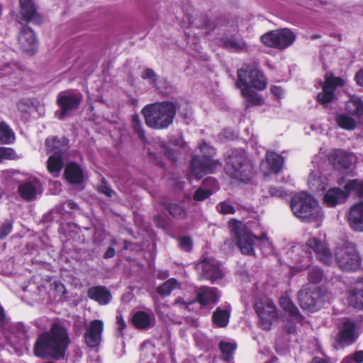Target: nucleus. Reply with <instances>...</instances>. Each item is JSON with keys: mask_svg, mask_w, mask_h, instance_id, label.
Instances as JSON below:
<instances>
[{"mask_svg": "<svg viewBox=\"0 0 363 363\" xmlns=\"http://www.w3.org/2000/svg\"><path fill=\"white\" fill-rule=\"evenodd\" d=\"M68 344L66 330L55 324L49 333H43L38 337L34 345L33 352L39 357L60 359L64 357Z\"/></svg>", "mask_w": 363, "mask_h": 363, "instance_id": "f257e3e1", "label": "nucleus"}, {"mask_svg": "<svg viewBox=\"0 0 363 363\" xmlns=\"http://www.w3.org/2000/svg\"><path fill=\"white\" fill-rule=\"evenodd\" d=\"M267 85V78L257 67L247 65L238 70L236 86L241 90L242 96L250 105H261L263 104L262 97L252 88L264 90Z\"/></svg>", "mask_w": 363, "mask_h": 363, "instance_id": "f03ea898", "label": "nucleus"}, {"mask_svg": "<svg viewBox=\"0 0 363 363\" xmlns=\"http://www.w3.org/2000/svg\"><path fill=\"white\" fill-rule=\"evenodd\" d=\"M308 251L304 252L305 255L299 256L302 251L300 245L294 246L290 252L289 257L298 265L293 267L296 270L301 271L309 267V254L315 253L318 260L323 264L330 265L333 262V256L324 240L316 237L311 238L306 242Z\"/></svg>", "mask_w": 363, "mask_h": 363, "instance_id": "7ed1b4c3", "label": "nucleus"}, {"mask_svg": "<svg viewBox=\"0 0 363 363\" xmlns=\"http://www.w3.org/2000/svg\"><path fill=\"white\" fill-rule=\"evenodd\" d=\"M294 215L303 222L316 223L319 226L324 214L318 203L308 194L301 192L296 194L291 201Z\"/></svg>", "mask_w": 363, "mask_h": 363, "instance_id": "20e7f679", "label": "nucleus"}, {"mask_svg": "<svg viewBox=\"0 0 363 363\" xmlns=\"http://www.w3.org/2000/svg\"><path fill=\"white\" fill-rule=\"evenodd\" d=\"M176 111L174 104L163 102L146 105L141 112L147 125L153 129L162 130L172 124Z\"/></svg>", "mask_w": 363, "mask_h": 363, "instance_id": "39448f33", "label": "nucleus"}, {"mask_svg": "<svg viewBox=\"0 0 363 363\" xmlns=\"http://www.w3.org/2000/svg\"><path fill=\"white\" fill-rule=\"evenodd\" d=\"M199 148L203 155L194 157L190 164V177H194L197 179H201L206 174L213 173L218 166H220L218 161L211 159L215 153L213 148L206 143H202Z\"/></svg>", "mask_w": 363, "mask_h": 363, "instance_id": "423d86ee", "label": "nucleus"}, {"mask_svg": "<svg viewBox=\"0 0 363 363\" xmlns=\"http://www.w3.org/2000/svg\"><path fill=\"white\" fill-rule=\"evenodd\" d=\"M335 260L342 271H356L361 265L362 259L354 244L348 242L339 243L335 251Z\"/></svg>", "mask_w": 363, "mask_h": 363, "instance_id": "0eeeda50", "label": "nucleus"}, {"mask_svg": "<svg viewBox=\"0 0 363 363\" xmlns=\"http://www.w3.org/2000/svg\"><path fill=\"white\" fill-rule=\"evenodd\" d=\"M252 164L247 160L245 152H234L228 159V174L235 179L247 183L252 175Z\"/></svg>", "mask_w": 363, "mask_h": 363, "instance_id": "6e6552de", "label": "nucleus"}, {"mask_svg": "<svg viewBox=\"0 0 363 363\" xmlns=\"http://www.w3.org/2000/svg\"><path fill=\"white\" fill-rule=\"evenodd\" d=\"M229 225L241 252L247 255H254V246L258 237L252 235L241 222L233 220L229 222Z\"/></svg>", "mask_w": 363, "mask_h": 363, "instance_id": "1a4fd4ad", "label": "nucleus"}, {"mask_svg": "<svg viewBox=\"0 0 363 363\" xmlns=\"http://www.w3.org/2000/svg\"><path fill=\"white\" fill-rule=\"evenodd\" d=\"M295 39V34L289 28L272 30L261 36L263 44L279 50L288 48Z\"/></svg>", "mask_w": 363, "mask_h": 363, "instance_id": "9d476101", "label": "nucleus"}, {"mask_svg": "<svg viewBox=\"0 0 363 363\" xmlns=\"http://www.w3.org/2000/svg\"><path fill=\"white\" fill-rule=\"evenodd\" d=\"M82 99V94L74 90H67L59 93L57 103L60 107L61 111L58 118L63 119L71 112L77 110L79 108Z\"/></svg>", "mask_w": 363, "mask_h": 363, "instance_id": "9b49d317", "label": "nucleus"}, {"mask_svg": "<svg viewBox=\"0 0 363 363\" xmlns=\"http://www.w3.org/2000/svg\"><path fill=\"white\" fill-rule=\"evenodd\" d=\"M255 310L260 320L261 327L264 330L270 329L274 320L277 318L276 306L269 299L257 301Z\"/></svg>", "mask_w": 363, "mask_h": 363, "instance_id": "f8f14e48", "label": "nucleus"}, {"mask_svg": "<svg viewBox=\"0 0 363 363\" xmlns=\"http://www.w3.org/2000/svg\"><path fill=\"white\" fill-rule=\"evenodd\" d=\"M298 299L303 310L313 312L320 302V293L315 285L306 286L299 291Z\"/></svg>", "mask_w": 363, "mask_h": 363, "instance_id": "ddd939ff", "label": "nucleus"}, {"mask_svg": "<svg viewBox=\"0 0 363 363\" xmlns=\"http://www.w3.org/2000/svg\"><path fill=\"white\" fill-rule=\"evenodd\" d=\"M357 337L355 323L348 319L344 318L339 325V332L337 341L342 347L352 344Z\"/></svg>", "mask_w": 363, "mask_h": 363, "instance_id": "4468645a", "label": "nucleus"}, {"mask_svg": "<svg viewBox=\"0 0 363 363\" xmlns=\"http://www.w3.org/2000/svg\"><path fill=\"white\" fill-rule=\"evenodd\" d=\"M197 269L201 271L203 279L216 281L223 277V271L218 262L211 257L203 259L197 265Z\"/></svg>", "mask_w": 363, "mask_h": 363, "instance_id": "2eb2a0df", "label": "nucleus"}, {"mask_svg": "<svg viewBox=\"0 0 363 363\" xmlns=\"http://www.w3.org/2000/svg\"><path fill=\"white\" fill-rule=\"evenodd\" d=\"M18 191L23 199L30 201L35 199L38 194H41L43 189L39 179L30 177L19 184Z\"/></svg>", "mask_w": 363, "mask_h": 363, "instance_id": "dca6fc26", "label": "nucleus"}, {"mask_svg": "<svg viewBox=\"0 0 363 363\" xmlns=\"http://www.w3.org/2000/svg\"><path fill=\"white\" fill-rule=\"evenodd\" d=\"M344 84L345 81L340 77H327L323 86V91L317 96L318 101L323 104L330 102L333 99L336 87L342 86Z\"/></svg>", "mask_w": 363, "mask_h": 363, "instance_id": "f3484780", "label": "nucleus"}, {"mask_svg": "<svg viewBox=\"0 0 363 363\" xmlns=\"http://www.w3.org/2000/svg\"><path fill=\"white\" fill-rule=\"evenodd\" d=\"M104 323L100 320L91 321L84 334L85 342L90 347H97L101 340Z\"/></svg>", "mask_w": 363, "mask_h": 363, "instance_id": "a211bd4d", "label": "nucleus"}, {"mask_svg": "<svg viewBox=\"0 0 363 363\" xmlns=\"http://www.w3.org/2000/svg\"><path fill=\"white\" fill-rule=\"evenodd\" d=\"M18 43L23 52L30 55L33 54L37 50V39L33 31L29 28L24 27L21 30Z\"/></svg>", "mask_w": 363, "mask_h": 363, "instance_id": "6ab92c4d", "label": "nucleus"}, {"mask_svg": "<svg viewBox=\"0 0 363 363\" xmlns=\"http://www.w3.org/2000/svg\"><path fill=\"white\" fill-rule=\"evenodd\" d=\"M284 164V158L274 152H268L265 160L260 164V169L264 175L271 172L277 173L280 171Z\"/></svg>", "mask_w": 363, "mask_h": 363, "instance_id": "aec40b11", "label": "nucleus"}, {"mask_svg": "<svg viewBox=\"0 0 363 363\" xmlns=\"http://www.w3.org/2000/svg\"><path fill=\"white\" fill-rule=\"evenodd\" d=\"M347 220L352 229L363 232V201L350 207L347 213Z\"/></svg>", "mask_w": 363, "mask_h": 363, "instance_id": "412c9836", "label": "nucleus"}, {"mask_svg": "<svg viewBox=\"0 0 363 363\" xmlns=\"http://www.w3.org/2000/svg\"><path fill=\"white\" fill-rule=\"evenodd\" d=\"M20 11L18 17L24 21L40 22L36 7L33 0H19Z\"/></svg>", "mask_w": 363, "mask_h": 363, "instance_id": "4be33fe9", "label": "nucleus"}, {"mask_svg": "<svg viewBox=\"0 0 363 363\" xmlns=\"http://www.w3.org/2000/svg\"><path fill=\"white\" fill-rule=\"evenodd\" d=\"M48 153L64 156L68 149V140L65 138L50 137L45 140Z\"/></svg>", "mask_w": 363, "mask_h": 363, "instance_id": "5701e85b", "label": "nucleus"}, {"mask_svg": "<svg viewBox=\"0 0 363 363\" xmlns=\"http://www.w3.org/2000/svg\"><path fill=\"white\" fill-rule=\"evenodd\" d=\"M220 296L219 291L216 288L203 286L196 291L197 301L202 306L216 303Z\"/></svg>", "mask_w": 363, "mask_h": 363, "instance_id": "b1692460", "label": "nucleus"}, {"mask_svg": "<svg viewBox=\"0 0 363 363\" xmlns=\"http://www.w3.org/2000/svg\"><path fill=\"white\" fill-rule=\"evenodd\" d=\"M347 199V194L345 189L340 188L330 189L325 194L324 203L328 207H335L344 203Z\"/></svg>", "mask_w": 363, "mask_h": 363, "instance_id": "393cba45", "label": "nucleus"}, {"mask_svg": "<svg viewBox=\"0 0 363 363\" xmlns=\"http://www.w3.org/2000/svg\"><path fill=\"white\" fill-rule=\"evenodd\" d=\"M87 296L101 305L108 304L111 299V292L105 286H93L89 289Z\"/></svg>", "mask_w": 363, "mask_h": 363, "instance_id": "a878e982", "label": "nucleus"}, {"mask_svg": "<svg viewBox=\"0 0 363 363\" xmlns=\"http://www.w3.org/2000/svg\"><path fill=\"white\" fill-rule=\"evenodd\" d=\"M66 179L71 184H80L84 179L82 168L76 163L68 164L65 169Z\"/></svg>", "mask_w": 363, "mask_h": 363, "instance_id": "bb28decb", "label": "nucleus"}, {"mask_svg": "<svg viewBox=\"0 0 363 363\" xmlns=\"http://www.w3.org/2000/svg\"><path fill=\"white\" fill-rule=\"evenodd\" d=\"M333 157L335 164L345 169L350 167L354 159L352 153L347 152L342 150H335L333 152Z\"/></svg>", "mask_w": 363, "mask_h": 363, "instance_id": "cd10ccee", "label": "nucleus"}, {"mask_svg": "<svg viewBox=\"0 0 363 363\" xmlns=\"http://www.w3.org/2000/svg\"><path fill=\"white\" fill-rule=\"evenodd\" d=\"M348 301L354 308L363 309V283L356 284L348 297Z\"/></svg>", "mask_w": 363, "mask_h": 363, "instance_id": "c85d7f7f", "label": "nucleus"}, {"mask_svg": "<svg viewBox=\"0 0 363 363\" xmlns=\"http://www.w3.org/2000/svg\"><path fill=\"white\" fill-rule=\"evenodd\" d=\"M64 166L63 156L50 155L47 161V169L53 177H57Z\"/></svg>", "mask_w": 363, "mask_h": 363, "instance_id": "c756f323", "label": "nucleus"}, {"mask_svg": "<svg viewBox=\"0 0 363 363\" xmlns=\"http://www.w3.org/2000/svg\"><path fill=\"white\" fill-rule=\"evenodd\" d=\"M344 189L347 194V198L350 196L363 197V181L359 179L348 180L344 186Z\"/></svg>", "mask_w": 363, "mask_h": 363, "instance_id": "7c9ffc66", "label": "nucleus"}, {"mask_svg": "<svg viewBox=\"0 0 363 363\" xmlns=\"http://www.w3.org/2000/svg\"><path fill=\"white\" fill-rule=\"evenodd\" d=\"M220 45L234 51H242L247 48L245 41L238 37L223 38L220 40Z\"/></svg>", "mask_w": 363, "mask_h": 363, "instance_id": "2f4dec72", "label": "nucleus"}, {"mask_svg": "<svg viewBox=\"0 0 363 363\" xmlns=\"http://www.w3.org/2000/svg\"><path fill=\"white\" fill-rule=\"evenodd\" d=\"M191 303H193L192 301H186L182 297L177 298L170 306L171 311L169 314H167V318L170 320V318L173 316L172 314L176 315L175 313L177 311L181 313L182 315H185L189 311V307Z\"/></svg>", "mask_w": 363, "mask_h": 363, "instance_id": "473e14b6", "label": "nucleus"}, {"mask_svg": "<svg viewBox=\"0 0 363 363\" xmlns=\"http://www.w3.org/2000/svg\"><path fill=\"white\" fill-rule=\"evenodd\" d=\"M345 110L350 114L360 116L363 114V101L359 97L352 96L346 103Z\"/></svg>", "mask_w": 363, "mask_h": 363, "instance_id": "72a5a7b5", "label": "nucleus"}, {"mask_svg": "<svg viewBox=\"0 0 363 363\" xmlns=\"http://www.w3.org/2000/svg\"><path fill=\"white\" fill-rule=\"evenodd\" d=\"M230 311L229 306L225 308H218L213 315L214 323L218 327H225L229 322Z\"/></svg>", "mask_w": 363, "mask_h": 363, "instance_id": "f704fd0d", "label": "nucleus"}, {"mask_svg": "<svg viewBox=\"0 0 363 363\" xmlns=\"http://www.w3.org/2000/svg\"><path fill=\"white\" fill-rule=\"evenodd\" d=\"M308 186L313 192H323L327 188V182L318 174L311 173L308 180Z\"/></svg>", "mask_w": 363, "mask_h": 363, "instance_id": "c9c22d12", "label": "nucleus"}, {"mask_svg": "<svg viewBox=\"0 0 363 363\" xmlns=\"http://www.w3.org/2000/svg\"><path fill=\"white\" fill-rule=\"evenodd\" d=\"M152 320L150 314L139 311L134 314L133 316V323L138 328H147L150 326Z\"/></svg>", "mask_w": 363, "mask_h": 363, "instance_id": "e433bc0d", "label": "nucleus"}, {"mask_svg": "<svg viewBox=\"0 0 363 363\" xmlns=\"http://www.w3.org/2000/svg\"><path fill=\"white\" fill-rule=\"evenodd\" d=\"M279 303L281 308L287 311L293 318L299 320L301 315L298 312L297 307L293 303L291 300L288 297H281L279 299Z\"/></svg>", "mask_w": 363, "mask_h": 363, "instance_id": "4c0bfd02", "label": "nucleus"}, {"mask_svg": "<svg viewBox=\"0 0 363 363\" xmlns=\"http://www.w3.org/2000/svg\"><path fill=\"white\" fill-rule=\"evenodd\" d=\"M335 121L340 128L347 130H353L357 126L355 120L346 114H337Z\"/></svg>", "mask_w": 363, "mask_h": 363, "instance_id": "58836bf2", "label": "nucleus"}, {"mask_svg": "<svg viewBox=\"0 0 363 363\" xmlns=\"http://www.w3.org/2000/svg\"><path fill=\"white\" fill-rule=\"evenodd\" d=\"M15 140L13 130L5 123H0V144H11Z\"/></svg>", "mask_w": 363, "mask_h": 363, "instance_id": "ea45409f", "label": "nucleus"}, {"mask_svg": "<svg viewBox=\"0 0 363 363\" xmlns=\"http://www.w3.org/2000/svg\"><path fill=\"white\" fill-rule=\"evenodd\" d=\"M219 347L222 352V358L225 361H229L231 359L237 347L235 342L225 341H220Z\"/></svg>", "mask_w": 363, "mask_h": 363, "instance_id": "a19ab883", "label": "nucleus"}, {"mask_svg": "<svg viewBox=\"0 0 363 363\" xmlns=\"http://www.w3.org/2000/svg\"><path fill=\"white\" fill-rule=\"evenodd\" d=\"M179 283L175 279H169L162 285H160L157 291L162 296L169 295L170 293L175 289L179 287Z\"/></svg>", "mask_w": 363, "mask_h": 363, "instance_id": "79ce46f5", "label": "nucleus"}, {"mask_svg": "<svg viewBox=\"0 0 363 363\" xmlns=\"http://www.w3.org/2000/svg\"><path fill=\"white\" fill-rule=\"evenodd\" d=\"M256 243L259 245L260 250L265 256L271 255L274 251L272 244L265 234L258 237V240L256 241Z\"/></svg>", "mask_w": 363, "mask_h": 363, "instance_id": "37998d69", "label": "nucleus"}, {"mask_svg": "<svg viewBox=\"0 0 363 363\" xmlns=\"http://www.w3.org/2000/svg\"><path fill=\"white\" fill-rule=\"evenodd\" d=\"M164 207L175 218L182 220L186 217V211L177 203H167Z\"/></svg>", "mask_w": 363, "mask_h": 363, "instance_id": "c03bdc74", "label": "nucleus"}, {"mask_svg": "<svg viewBox=\"0 0 363 363\" xmlns=\"http://www.w3.org/2000/svg\"><path fill=\"white\" fill-rule=\"evenodd\" d=\"M132 128L135 133L138 134L139 138L143 141H146L145 132L143 128L141 121L138 115H133L132 116Z\"/></svg>", "mask_w": 363, "mask_h": 363, "instance_id": "a18cd8bd", "label": "nucleus"}, {"mask_svg": "<svg viewBox=\"0 0 363 363\" xmlns=\"http://www.w3.org/2000/svg\"><path fill=\"white\" fill-rule=\"evenodd\" d=\"M172 317L170 318V320L177 323L182 324L185 323L189 326H197V319L195 317L189 316L186 315H174L172 314Z\"/></svg>", "mask_w": 363, "mask_h": 363, "instance_id": "49530a36", "label": "nucleus"}, {"mask_svg": "<svg viewBox=\"0 0 363 363\" xmlns=\"http://www.w3.org/2000/svg\"><path fill=\"white\" fill-rule=\"evenodd\" d=\"M51 293L55 299L61 301L66 294V289L63 284L60 281H54L52 284Z\"/></svg>", "mask_w": 363, "mask_h": 363, "instance_id": "de8ad7c7", "label": "nucleus"}, {"mask_svg": "<svg viewBox=\"0 0 363 363\" xmlns=\"http://www.w3.org/2000/svg\"><path fill=\"white\" fill-rule=\"evenodd\" d=\"M16 157V153L13 149L0 147V162L4 160H14Z\"/></svg>", "mask_w": 363, "mask_h": 363, "instance_id": "09e8293b", "label": "nucleus"}, {"mask_svg": "<svg viewBox=\"0 0 363 363\" xmlns=\"http://www.w3.org/2000/svg\"><path fill=\"white\" fill-rule=\"evenodd\" d=\"M33 108V105L30 99H22L17 104V108L21 113H29Z\"/></svg>", "mask_w": 363, "mask_h": 363, "instance_id": "8fccbe9b", "label": "nucleus"}, {"mask_svg": "<svg viewBox=\"0 0 363 363\" xmlns=\"http://www.w3.org/2000/svg\"><path fill=\"white\" fill-rule=\"evenodd\" d=\"M363 362V350L356 352L352 355L345 357L341 363H362Z\"/></svg>", "mask_w": 363, "mask_h": 363, "instance_id": "3c124183", "label": "nucleus"}, {"mask_svg": "<svg viewBox=\"0 0 363 363\" xmlns=\"http://www.w3.org/2000/svg\"><path fill=\"white\" fill-rule=\"evenodd\" d=\"M160 152H163L170 160L175 162L177 156H176V149L171 148L170 147H167L164 143H160Z\"/></svg>", "mask_w": 363, "mask_h": 363, "instance_id": "603ef678", "label": "nucleus"}, {"mask_svg": "<svg viewBox=\"0 0 363 363\" xmlns=\"http://www.w3.org/2000/svg\"><path fill=\"white\" fill-rule=\"evenodd\" d=\"M212 194V191L199 188L196 191L194 195V200L196 201H202L208 198Z\"/></svg>", "mask_w": 363, "mask_h": 363, "instance_id": "864d4df0", "label": "nucleus"}, {"mask_svg": "<svg viewBox=\"0 0 363 363\" xmlns=\"http://www.w3.org/2000/svg\"><path fill=\"white\" fill-rule=\"evenodd\" d=\"M217 210L223 214H233L235 213L234 207L228 201L220 202L217 206Z\"/></svg>", "mask_w": 363, "mask_h": 363, "instance_id": "5fc2aeb1", "label": "nucleus"}, {"mask_svg": "<svg viewBox=\"0 0 363 363\" xmlns=\"http://www.w3.org/2000/svg\"><path fill=\"white\" fill-rule=\"evenodd\" d=\"M12 230V223L9 220H6L0 227V239L6 238Z\"/></svg>", "mask_w": 363, "mask_h": 363, "instance_id": "6e6d98bb", "label": "nucleus"}, {"mask_svg": "<svg viewBox=\"0 0 363 363\" xmlns=\"http://www.w3.org/2000/svg\"><path fill=\"white\" fill-rule=\"evenodd\" d=\"M323 277V274L321 270L318 269H313L309 274V279L313 283L320 282Z\"/></svg>", "mask_w": 363, "mask_h": 363, "instance_id": "4d7b16f0", "label": "nucleus"}, {"mask_svg": "<svg viewBox=\"0 0 363 363\" xmlns=\"http://www.w3.org/2000/svg\"><path fill=\"white\" fill-rule=\"evenodd\" d=\"M142 78L144 79H148L150 83L155 84L157 81V75L152 69H146L142 74Z\"/></svg>", "mask_w": 363, "mask_h": 363, "instance_id": "13d9d810", "label": "nucleus"}, {"mask_svg": "<svg viewBox=\"0 0 363 363\" xmlns=\"http://www.w3.org/2000/svg\"><path fill=\"white\" fill-rule=\"evenodd\" d=\"M180 248L185 251H190L192 247V241L189 237H182L179 240Z\"/></svg>", "mask_w": 363, "mask_h": 363, "instance_id": "bf43d9fd", "label": "nucleus"}, {"mask_svg": "<svg viewBox=\"0 0 363 363\" xmlns=\"http://www.w3.org/2000/svg\"><path fill=\"white\" fill-rule=\"evenodd\" d=\"M98 190L99 192L105 194L108 197H111L114 194V191L108 186L105 183H103L101 186H99Z\"/></svg>", "mask_w": 363, "mask_h": 363, "instance_id": "052dcab7", "label": "nucleus"}, {"mask_svg": "<svg viewBox=\"0 0 363 363\" xmlns=\"http://www.w3.org/2000/svg\"><path fill=\"white\" fill-rule=\"evenodd\" d=\"M269 192L272 196L282 197L286 195V193L282 189L276 187H270Z\"/></svg>", "mask_w": 363, "mask_h": 363, "instance_id": "680f3d73", "label": "nucleus"}, {"mask_svg": "<svg viewBox=\"0 0 363 363\" xmlns=\"http://www.w3.org/2000/svg\"><path fill=\"white\" fill-rule=\"evenodd\" d=\"M117 325L118 330L122 333V331L125 329L126 325L125 321L123 320L122 316L121 315H117Z\"/></svg>", "mask_w": 363, "mask_h": 363, "instance_id": "e2e57ef3", "label": "nucleus"}, {"mask_svg": "<svg viewBox=\"0 0 363 363\" xmlns=\"http://www.w3.org/2000/svg\"><path fill=\"white\" fill-rule=\"evenodd\" d=\"M12 70V67L9 64L4 65L3 66L0 67V77L2 75H6L8 74H10Z\"/></svg>", "mask_w": 363, "mask_h": 363, "instance_id": "0e129e2a", "label": "nucleus"}, {"mask_svg": "<svg viewBox=\"0 0 363 363\" xmlns=\"http://www.w3.org/2000/svg\"><path fill=\"white\" fill-rule=\"evenodd\" d=\"M154 221L158 227L160 228H164L165 227V222L164 220L161 218L160 216L157 215L154 217Z\"/></svg>", "mask_w": 363, "mask_h": 363, "instance_id": "69168bd1", "label": "nucleus"}, {"mask_svg": "<svg viewBox=\"0 0 363 363\" xmlns=\"http://www.w3.org/2000/svg\"><path fill=\"white\" fill-rule=\"evenodd\" d=\"M355 79L359 86H363V69H360L355 75Z\"/></svg>", "mask_w": 363, "mask_h": 363, "instance_id": "338daca9", "label": "nucleus"}, {"mask_svg": "<svg viewBox=\"0 0 363 363\" xmlns=\"http://www.w3.org/2000/svg\"><path fill=\"white\" fill-rule=\"evenodd\" d=\"M171 143L175 147V148L182 147L184 145V143L181 138L172 139L171 140Z\"/></svg>", "mask_w": 363, "mask_h": 363, "instance_id": "774afa93", "label": "nucleus"}]
</instances>
